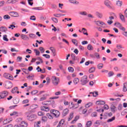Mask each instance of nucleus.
<instances>
[{
  "label": "nucleus",
  "instance_id": "nucleus-18",
  "mask_svg": "<svg viewBox=\"0 0 127 127\" xmlns=\"http://www.w3.org/2000/svg\"><path fill=\"white\" fill-rule=\"evenodd\" d=\"M36 70H37L38 72H41V73H44L45 72V68L42 69L41 68H40V66H38L36 68Z\"/></svg>",
  "mask_w": 127,
  "mask_h": 127
},
{
  "label": "nucleus",
  "instance_id": "nucleus-28",
  "mask_svg": "<svg viewBox=\"0 0 127 127\" xmlns=\"http://www.w3.org/2000/svg\"><path fill=\"white\" fill-rule=\"evenodd\" d=\"M53 15L54 16H55V17H60V16H64L65 14L56 13V14H54Z\"/></svg>",
  "mask_w": 127,
  "mask_h": 127
},
{
  "label": "nucleus",
  "instance_id": "nucleus-36",
  "mask_svg": "<svg viewBox=\"0 0 127 127\" xmlns=\"http://www.w3.org/2000/svg\"><path fill=\"white\" fill-rule=\"evenodd\" d=\"M82 31H83V34L85 35H88V33L87 32V29H86V28H83L82 29Z\"/></svg>",
  "mask_w": 127,
  "mask_h": 127
},
{
  "label": "nucleus",
  "instance_id": "nucleus-29",
  "mask_svg": "<svg viewBox=\"0 0 127 127\" xmlns=\"http://www.w3.org/2000/svg\"><path fill=\"white\" fill-rule=\"evenodd\" d=\"M47 98V95L46 94H44L43 97H41V98L40 99V101H45V100H46Z\"/></svg>",
  "mask_w": 127,
  "mask_h": 127
},
{
  "label": "nucleus",
  "instance_id": "nucleus-45",
  "mask_svg": "<svg viewBox=\"0 0 127 127\" xmlns=\"http://www.w3.org/2000/svg\"><path fill=\"white\" fill-rule=\"evenodd\" d=\"M87 49H88V50H93V46H92V45L89 44V45L87 46Z\"/></svg>",
  "mask_w": 127,
  "mask_h": 127
},
{
  "label": "nucleus",
  "instance_id": "nucleus-32",
  "mask_svg": "<svg viewBox=\"0 0 127 127\" xmlns=\"http://www.w3.org/2000/svg\"><path fill=\"white\" fill-rule=\"evenodd\" d=\"M71 41L72 43L75 45V46H78V41H77L76 39H72Z\"/></svg>",
  "mask_w": 127,
  "mask_h": 127
},
{
  "label": "nucleus",
  "instance_id": "nucleus-63",
  "mask_svg": "<svg viewBox=\"0 0 127 127\" xmlns=\"http://www.w3.org/2000/svg\"><path fill=\"white\" fill-rule=\"evenodd\" d=\"M29 36L30 38L33 39V38H34V37H35V35L33 34H30L29 35Z\"/></svg>",
  "mask_w": 127,
  "mask_h": 127
},
{
  "label": "nucleus",
  "instance_id": "nucleus-41",
  "mask_svg": "<svg viewBox=\"0 0 127 127\" xmlns=\"http://www.w3.org/2000/svg\"><path fill=\"white\" fill-rule=\"evenodd\" d=\"M3 40H4V41H8V39H7V35H4L3 36Z\"/></svg>",
  "mask_w": 127,
  "mask_h": 127
},
{
  "label": "nucleus",
  "instance_id": "nucleus-38",
  "mask_svg": "<svg viewBox=\"0 0 127 127\" xmlns=\"http://www.w3.org/2000/svg\"><path fill=\"white\" fill-rule=\"evenodd\" d=\"M115 25H117V27H118V28H120L122 26V24L120 23V22H117L115 23Z\"/></svg>",
  "mask_w": 127,
  "mask_h": 127
},
{
  "label": "nucleus",
  "instance_id": "nucleus-12",
  "mask_svg": "<svg viewBox=\"0 0 127 127\" xmlns=\"http://www.w3.org/2000/svg\"><path fill=\"white\" fill-rule=\"evenodd\" d=\"M10 14L12 16H14V17H18L19 16L18 13L16 12H10Z\"/></svg>",
  "mask_w": 127,
  "mask_h": 127
},
{
  "label": "nucleus",
  "instance_id": "nucleus-48",
  "mask_svg": "<svg viewBox=\"0 0 127 127\" xmlns=\"http://www.w3.org/2000/svg\"><path fill=\"white\" fill-rule=\"evenodd\" d=\"M122 109H123V105L119 104L118 107V111H122Z\"/></svg>",
  "mask_w": 127,
  "mask_h": 127
},
{
  "label": "nucleus",
  "instance_id": "nucleus-40",
  "mask_svg": "<svg viewBox=\"0 0 127 127\" xmlns=\"http://www.w3.org/2000/svg\"><path fill=\"white\" fill-rule=\"evenodd\" d=\"M68 70L70 73H73V72H74V68L71 66L68 67Z\"/></svg>",
  "mask_w": 127,
  "mask_h": 127
},
{
  "label": "nucleus",
  "instance_id": "nucleus-10",
  "mask_svg": "<svg viewBox=\"0 0 127 127\" xmlns=\"http://www.w3.org/2000/svg\"><path fill=\"white\" fill-rule=\"evenodd\" d=\"M21 38L23 40H29V37L26 36V35L22 34Z\"/></svg>",
  "mask_w": 127,
  "mask_h": 127
},
{
  "label": "nucleus",
  "instance_id": "nucleus-11",
  "mask_svg": "<svg viewBox=\"0 0 127 127\" xmlns=\"http://www.w3.org/2000/svg\"><path fill=\"white\" fill-rule=\"evenodd\" d=\"M93 125V122L91 121H88L86 123L85 127H91Z\"/></svg>",
  "mask_w": 127,
  "mask_h": 127
},
{
  "label": "nucleus",
  "instance_id": "nucleus-30",
  "mask_svg": "<svg viewBox=\"0 0 127 127\" xmlns=\"http://www.w3.org/2000/svg\"><path fill=\"white\" fill-rule=\"evenodd\" d=\"M41 122L40 121H38L37 122H35L34 124L35 127H40V123Z\"/></svg>",
  "mask_w": 127,
  "mask_h": 127
},
{
  "label": "nucleus",
  "instance_id": "nucleus-4",
  "mask_svg": "<svg viewBox=\"0 0 127 127\" xmlns=\"http://www.w3.org/2000/svg\"><path fill=\"white\" fill-rule=\"evenodd\" d=\"M51 113H52L53 115H55V117H56V118H58V117L60 116V112H59V111L57 110H52L51 111Z\"/></svg>",
  "mask_w": 127,
  "mask_h": 127
},
{
  "label": "nucleus",
  "instance_id": "nucleus-42",
  "mask_svg": "<svg viewBox=\"0 0 127 127\" xmlns=\"http://www.w3.org/2000/svg\"><path fill=\"white\" fill-rule=\"evenodd\" d=\"M12 24L10 25V26L8 27V28L11 29H13V28H15V26H14V25L13 24H14V23H12Z\"/></svg>",
  "mask_w": 127,
  "mask_h": 127
},
{
  "label": "nucleus",
  "instance_id": "nucleus-37",
  "mask_svg": "<svg viewBox=\"0 0 127 127\" xmlns=\"http://www.w3.org/2000/svg\"><path fill=\"white\" fill-rule=\"evenodd\" d=\"M103 67H104V64H99L97 65V68L98 69H103Z\"/></svg>",
  "mask_w": 127,
  "mask_h": 127
},
{
  "label": "nucleus",
  "instance_id": "nucleus-44",
  "mask_svg": "<svg viewBox=\"0 0 127 127\" xmlns=\"http://www.w3.org/2000/svg\"><path fill=\"white\" fill-rule=\"evenodd\" d=\"M34 51L35 52V53H36V55L37 56H39L40 54V52H39V51H38L36 49H34Z\"/></svg>",
  "mask_w": 127,
  "mask_h": 127
},
{
  "label": "nucleus",
  "instance_id": "nucleus-15",
  "mask_svg": "<svg viewBox=\"0 0 127 127\" xmlns=\"http://www.w3.org/2000/svg\"><path fill=\"white\" fill-rule=\"evenodd\" d=\"M50 50L52 51L53 56H56V50L53 47H50Z\"/></svg>",
  "mask_w": 127,
  "mask_h": 127
},
{
  "label": "nucleus",
  "instance_id": "nucleus-54",
  "mask_svg": "<svg viewBox=\"0 0 127 127\" xmlns=\"http://www.w3.org/2000/svg\"><path fill=\"white\" fill-rule=\"evenodd\" d=\"M26 115H27V119L30 116H31V112L28 111L26 113Z\"/></svg>",
  "mask_w": 127,
  "mask_h": 127
},
{
  "label": "nucleus",
  "instance_id": "nucleus-64",
  "mask_svg": "<svg viewBox=\"0 0 127 127\" xmlns=\"http://www.w3.org/2000/svg\"><path fill=\"white\" fill-rule=\"evenodd\" d=\"M114 75V72L113 71H110L109 73H108V76L109 77H112V76H113Z\"/></svg>",
  "mask_w": 127,
  "mask_h": 127
},
{
  "label": "nucleus",
  "instance_id": "nucleus-47",
  "mask_svg": "<svg viewBox=\"0 0 127 127\" xmlns=\"http://www.w3.org/2000/svg\"><path fill=\"white\" fill-rule=\"evenodd\" d=\"M27 79L30 80H33L34 79V75H30L27 77Z\"/></svg>",
  "mask_w": 127,
  "mask_h": 127
},
{
  "label": "nucleus",
  "instance_id": "nucleus-55",
  "mask_svg": "<svg viewBox=\"0 0 127 127\" xmlns=\"http://www.w3.org/2000/svg\"><path fill=\"white\" fill-rule=\"evenodd\" d=\"M42 121L43 122H47V117H45V116H44L42 118Z\"/></svg>",
  "mask_w": 127,
  "mask_h": 127
},
{
  "label": "nucleus",
  "instance_id": "nucleus-17",
  "mask_svg": "<svg viewBox=\"0 0 127 127\" xmlns=\"http://www.w3.org/2000/svg\"><path fill=\"white\" fill-rule=\"evenodd\" d=\"M41 111H44L45 112H49V108L45 106H43L41 108Z\"/></svg>",
  "mask_w": 127,
  "mask_h": 127
},
{
  "label": "nucleus",
  "instance_id": "nucleus-27",
  "mask_svg": "<svg viewBox=\"0 0 127 127\" xmlns=\"http://www.w3.org/2000/svg\"><path fill=\"white\" fill-rule=\"evenodd\" d=\"M52 82L54 85H58V83H59V80H52Z\"/></svg>",
  "mask_w": 127,
  "mask_h": 127
},
{
  "label": "nucleus",
  "instance_id": "nucleus-21",
  "mask_svg": "<svg viewBox=\"0 0 127 127\" xmlns=\"http://www.w3.org/2000/svg\"><path fill=\"white\" fill-rule=\"evenodd\" d=\"M116 5L118 6H122L123 5V1H120V0H117L116 1Z\"/></svg>",
  "mask_w": 127,
  "mask_h": 127
},
{
  "label": "nucleus",
  "instance_id": "nucleus-35",
  "mask_svg": "<svg viewBox=\"0 0 127 127\" xmlns=\"http://www.w3.org/2000/svg\"><path fill=\"white\" fill-rule=\"evenodd\" d=\"M95 70H96V67H92L89 70V73H93V72H95Z\"/></svg>",
  "mask_w": 127,
  "mask_h": 127
},
{
  "label": "nucleus",
  "instance_id": "nucleus-6",
  "mask_svg": "<svg viewBox=\"0 0 127 127\" xmlns=\"http://www.w3.org/2000/svg\"><path fill=\"white\" fill-rule=\"evenodd\" d=\"M0 95H1V97L3 98V99H4L8 95V92L7 91H3L0 92Z\"/></svg>",
  "mask_w": 127,
  "mask_h": 127
},
{
  "label": "nucleus",
  "instance_id": "nucleus-59",
  "mask_svg": "<svg viewBox=\"0 0 127 127\" xmlns=\"http://www.w3.org/2000/svg\"><path fill=\"white\" fill-rule=\"evenodd\" d=\"M4 19H9L10 18V17L8 15H5L3 16Z\"/></svg>",
  "mask_w": 127,
  "mask_h": 127
},
{
  "label": "nucleus",
  "instance_id": "nucleus-33",
  "mask_svg": "<svg viewBox=\"0 0 127 127\" xmlns=\"http://www.w3.org/2000/svg\"><path fill=\"white\" fill-rule=\"evenodd\" d=\"M86 83H88V81L87 80H80V84H81V85H86Z\"/></svg>",
  "mask_w": 127,
  "mask_h": 127
},
{
  "label": "nucleus",
  "instance_id": "nucleus-61",
  "mask_svg": "<svg viewBox=\"0 0 127 127\" xmlns=\"http://www.w3.org/2000/svg\"><path fill=\"white\" fill-rule=\"evenodd\" d=\"M10 75V74H9V73H4L3 76L4 77L6 78V79H7L8 78V76H9Z\"/></svg>",
  "mask_w": 127,
  "mask_h": 127
},
{
  "label": "nucleus",
  "instance_id": "nucleus-13",
  "mask_svg": "<svg viewBox=\"0 0 127 127\" xmlns=\"http://www.w3.org/2000/svg\"><path fill=\"white\" fill-rule=\"evenodd\" d=\"M113 19H114V16H110L109 17V20H108L107 23L109 24V25H111L112 23H113Z\"/></svg>",
  "mask_w": 127,
  "mask_h": 127
},
{
  "label": "nucleus",
  "instance_id": "nucleus-23",
  "mask_svg": "<svg viewBox=\"0 0 127 127\" xmlns=\"http://www.w3.org/2000/svg\"><path fill=\"white\" fill-rule=\"evenodd\" d=\"M97 105H105L106 104V102L104 101H99L96 102Z\"/></svg>",
  "mask_w": 127,
  "mask_h": 127
},
{
  "label": "nucleus",
  "instance_id": "nucleus-20",
  "mask_svg": "<svg viewBox=\"0 0 127 127\" xmlns=\"http://www.w3.org/2000/svg\"><path fill=\"white\" fill-rule=\"evenodd\" d=\"M12 119H5L3 121L4 125H6V124H9L10 122H12Z\"/></svg>",
  "mask_w": 127,
  "mask_h": 127
},
{
  "label": "nucleus",
  "instance_id": "nucleus-25",
  "mask_svg": "<svg viewBox=\"0 0 127 127\" xmlns=\"http://www.w3.org/2000/svg\"><path fill=\"white\" fill-rule=\"evenodd\" d=\"M69 2H70V3H73V4H75L76 3L77 4H79V2L76 0H69Z\"/></svg>",
  "mask_w": 127,
  "mask_h": 127
},
{
  "label": "nucleus",
  "instance_id": "nucleus-43",
  "mask_svg": "<svg viewBox=\"0 0 127 127\" xmlns=\"http://www.w3.org/2000/svg\"><path fill=\"white\" fill-rule=\"evenodd\" d=\"M16 91H17V87H15L12 89L11 93H12V94H14L16 93Z\"/></svg>",
  "mask_w": 127,
  "mask_h": 127
},
{
  "label": "nucleus",
  "instance_id": "nucleus-51",
  "mask_svg": "<svg viewBox=\"0 0 127 127\" xmlns=\"http://www.w3.org/2000/svg\"><path fill=\"white\" fill-rule=\"evenodd\" d=\"M92 105L93 104L92 103L89 102L85 105V108H90V107H91Z\"/></svg>",
  "mask_w": 127,
  "mask_h": 127
},
{
  "label": "nucleus",
  "instance_id": "nucleus-53",
  "mask_svg": "<svg viewBox=\"0 0 127 127\" xmlns=\"http://www.w3.org/2000/svg\"><path fill=\"white\" fill-rule=\"evenodd\" d=\"M47 116L50 119V120H52L53 119V117H52V115L50 114V113L47 114Z\"/></svg>",
  "mask_w": 127,
  "mask_h": 127
},
{
  "label": "nucleus",
  "instance_id": "nucleus-39",
  "mask_svg": "<svg viewBox=\"0 0 127 127\" xmlns=\"http://www.w3.org/2000/svg\"><path fill=\"white\" fill-rule=\"evenodd\" d=\"M52 20L55 22V23H58V19L55 17H52Z\"/></svg>",
  "mask_w": 127,
  "mask_h": 127
},
{
  "label": "nucleus",
  "instance_id": "nucleus-9",
  "mask_svg": "<svg viewBox=\"0 0 127 127\" xmlns=\"http://www.w3.org/2000/svg\"><path fill=\"white\" fill-rule=\"evenodd\" d=\"M18 1H19V0H8L6 1V3H16V2H18Z\"/></svg>",
  "mask_w": 127,
  "mask_h": 127
},
{
  "label": "nucleus",
  "instance_id": "nucleus-19",
  "mask_svg": "<svg viewBox=\"0 0 127 127\" xmlns=\"http://www.w3.org/2000/svg\"><path fill=\"white\" fill-rule=\"evenodd\" d=\"M119 15L122 21H123V22H126V20L125 19V16L122 13H120Z\"/></svg>",
  "mask_w": 127,
  "mask_h": 127
},
{
  "label": "nucleus",
  "instance_id": "nucleus-58",
  "mask_svg": "<svg viewBox=\"0 0 127 127\" xmlns=\"http://www.w3.org/2000/svg\"><path fill=\"white\" fill-rule=\"evenodd\" d=\"M78 120H79V116H76L74 120L72 121V124H74V123H75V122L76 121H78Z\"/></svg>",
  "mask_w": 127,
  "mask_h": 127
},
{
  "label": "nucleus",
  "instance_id": "nucleus-14",
  "mask_svg": "<svg viewBox=\"0 0 127 127\" xmlns=\"http://www.w3.org/2000/svg\"><path fill=\"white\" fill-rule=\"evenodd\" d=\"M0 31L1 32H6L7 31V28L4 26H1L0 27Z\"/></svg>",
  "mask_w": 127,
  "mask_h": 127
},
{
  "label": "nucleus",
  "instance_id": "nucleus-16",
  "mask_svg": "<svg viewBox=\"0 0 127 127\" xmlns=\"http://www.w3.org/2000/svg\"><path fill=\"white\" fill-rule=\"evenodd\" d=\"M20 125H21V127H27V126H28V124H27V123L24 121L21 122Z\"/></svg>",
  "mask_w": 127,
  "mask_h": 127
},
{
  "label": "nucleus",
  "instance_id": "nucleus-24",
  "mask_svg": "<svg viewBox=\"0 0 127 127\" xmlns=\"http://www.w3.org/2000/svg\"><path fill=\"white\" fill-rule=\"evenodd\" d=\"M69 113V110L68 109H65L63 111V115L64 116H66V115H68V113Z\"/></svg>",
  "mask_w": 127,
  "mask_h": 127
},
{
  "label": "nucleus",
  "instance_id": "nucleus-31",
  "mask_svg": "<svg viewBox=\"0 0 127 127\" xmlns=\"http://www.w3.org/2000/svg\"><path fill=\"white\" fill-rule=\"evenodd\" d=\"M96 84V80H93L89 81L90 86H94Z\"/></svg>",
  "mask_w": 127,
  "mask_h": 127
},
{
  "label": "nucleus",
  "instance_id": "nucleus-34",
  "mask_svg": "<svg viewBox=\"0 0 127 127\" xmlns=\"http://www.w3.org/2000/svg\"><path fill=\"white\" fill-rule=\"evenodd\" d=\"M116 120V117L114 116L112 118L108 119L107 120L108 123H111V122H113V121H115Z\"/></svg>",
  "mask_w": 127,
  "mask_h": 127
},
{
  "label": "nucleus",
  "instance_id": "nucleus-57",
  "mask_svg": "<svg viewBox=\"0 0 127 127\" xmlns=\"http://www.w3.org/2000/svg\"><path fill=\"white\" fill-rule=\"evenodd\" d=\"M13 103L14 104H18V103H19V100H18V99H15L14 100H13Z\"/></svg>",
  "mask_w": 127,
  "mask_h": 127
},
{
  "label": "nucleus",
  "instance_id": "nucleus-49",
  "mask_svg": "<svg viewBox=\"0 0 127 127\" xmlns=\"http://www.w3.org/2000/svg\"><path fill=\"white\" fill-rule=\"evenodd\" d=\"M38 93V91L33 90V91H32L31 92V95H32L33 96L34 95H36Z\"/></svg>",
  "mask_w": 127,
  "mask_h": 127
},
{
  "label": "nucleus",
  "instance_id": "nucleus-52",
  "mask_svg": "<svg viewBox=\"0 0 127 127\" xmlns=\"http://www.w3.org/2000/svg\"><path fill=\"white\" fill-rule=\"evenodd\" d=\"M30 19L31 20L35 21L36 20V17L34 15L31 16Z\"/></svg>",
  "mask_w": 127,
  "mask_h": 127
},
{
  "label": "nucleus",
  "instance_id": "nucleus-5",
  "mask_svg": "<svg viewBox=\"0 0 127 127\" xmlns=\"http://www.w3.org/2000/svg\"><path fill=\"white\" fill-rule=\"evenodd\" d=\"M104 4L107 6V7H108V8H112V3H111V1L109 0H106L104 1Z\"/></svg>",
  "mask_w": 127,
  "mask_h": 127
},
{
  "label": "nucleus",
  "instance_id": "nucleus-3",
  "mask_svg": "<svg viewBox=\"0 0 127 127\" xmlns=\"http://www.w3.org/2000/svg\"><path fill=\"white\" fill-rule=\"evenodd\" d=\"M95 24L98 26H101V27H106V24L104 22L101 21H95Z\"/></svg>",
  "mask_w": 127,
  "mask_h": 127
},
{
  "label": "nucleus",
  "instance_id": "nucleus-46",
  "mask_svg": "<svg viewBox=\"0 0 127 127\" xmlns=\"http://www.w3.org/2000/svg\"><path fill=\"white\" fill-rule=\"evenodd\" d=\"M18 113L17 112H13L12 113L10 114V116H17Z\"/></svg>",
  "mask_w": 127,
  "mask_h": 127
},
{
  "label": "nucleus",
  "instance_id": "nucleus-60",
  "mask_svg": "<svg viewBox=\"0 0 127 127\" xmlns=\"http://www.w3.org/2000/svg\"><path fill=\"white\" fill-rule=\"evenodd\" d=\"M39 50L41 51V53H44V51H45L44 48H43V47H42L39 48Z\"/></svg>",
  "mask_w": 127,
  "mask_h": 127
},
{
  "label": "nucleus",
  "instance_id": "nucleus-50",
  "mask_svg": "<svg viewBox=\"0 0 127 127\" xmlns=\"http://www.w3.org/2000/svg\"><path fill=\"white\" fill-rule=\"evenodd\" d=\"M90 94H92L93 97H97L98 96V92H90Z\"/></svg>",
  "mask_w": 127,
  "mask_h": 127
},
{
  "label": "nucleus",
  "instance_id": "nucleus-22",
  "mask_svg": "<svg viewBox=\"0 0 127 127\" xmlns=\"http://www.w3.org/2000/svg\"><path fill=\"white\" fill-rule=\"evenodd\" d=\"M96 16H98L99 18H102L103 17V14L102 13H100L99 12H96Z\"/></svg>",
  "mask_w": 127,
  "mask_h": 127
},
{
  "label": "nucleus",
  "instance_id": "nucleus-1",
  "mask_svg": "<svg viewBox=\"0 0 127 127\" xmlns=\"http://www.w3.org/2000/svg\"><path fill=\"white\" fill-rule=\"evenodd\" d=\"M57 127H67V124H65V120L62 119Z\"/></svg>",
  "mask_w": 127,
  "mask_h": 127
},
{
  "label": "nucleus",
  "instance_id": "nucleus-26",
  "mask_svg": "<svg viewBox=\"0 0 127 127\" xmlns=\"http://www.w3.org/2000/svg\"><path fill=\"white\" fill-rule=\"evenodd\" d=\"M74 118V113H71L69 115V117L68 118V121L70 122L72 119Z\"/></svg>",
  "mask_w": 127,
  "mask_h": 127
},
{
  "label": "nucleus",
  "instance_id": "nucleus-62",
  "mask_svg": "<svg viewBox=\"0 0 127 127\" xmlns=\"http://www.w3.org/2000/svg\"><path fill=\"white\" fill-rule=\"evenodd\" d=\"M79 14H81V15H87V12L85 11L80 12Z\"/></svg>",
  "mask_w": 127,
  "mask_h": 127
},
{
  "label": "nucleus",
  "instance_id": "nucleus-2",
  "mask_svg": "<svg viewBox=\"0 0 127 127\" xmlns=\"http://www.w3.org/2000/svg\"><path fill=\"white\" fill-rule=\"evenodd\" d=\"M4 87L6 89H10L12 88V83L9 81H6L4 83Z\"/></svg>",
  "mask_w": 127,
  "mask_h": 127
},
{
  "label": "nucleus",
  "instance_id": "nucleus-8",
  "mask_svg": "<svg viewBox=\"0 0 127 127\" xmlns=\"http://www.w3.org/2000/svg\"><path fill=\"white\" fill-rule=\"evenodd\" d=\"M110 109L112 113H115L117 112V111H118V108H117V107L114 105H111Z\"/></svg>",
  "mask_w": 127,
  "mask_h": 127
},
{
  "label": "nucleus",
  "instance_id": "nucleus-7",
  "mask_svg": "<svg viewBox=\"0 0 127 127\" xmlns=\"http://www.w3.org/2000/svg\"><path fill=\"white\" fill-rule=\"evenodd\" d=\"M36 118H37L36 115H31L29 117H28L27 119L29 121H34V120H36Z\"/></svg>",
  "mask_w": 127,
  "mask_h": 127
},
{
  "label": "nucleus",
  "instance_id": "nucleus-56",
  "mask_svg": "<svg viewBox=\"0 0 127 127\" xmlns=\"http://www.w3.org/2000/svg\"><path fill=\"white\" fill-rule=\"evenodd\" d=\"M43 56L44 57H45V58H47V59H49V58H50V55H49L43 54Z\"/></svg>",
  "mask_w": 127,
  "mask_h": 127
}]
</instances>
